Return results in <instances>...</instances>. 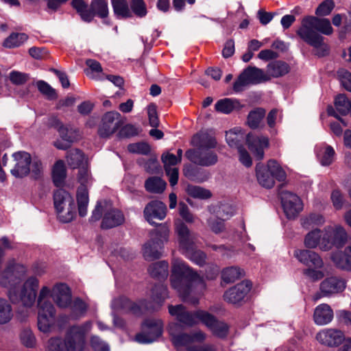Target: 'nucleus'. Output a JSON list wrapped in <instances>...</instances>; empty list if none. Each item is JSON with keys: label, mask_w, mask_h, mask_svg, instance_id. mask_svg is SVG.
<instances>
[{"label": "nucleus", "mask_w": 351, "mask_h": 351, "mask_svg": "<svg viewBox=\"0 0 351 351\" xmlns=\"http://www.w3.org/2000/svg\"><path fill=\"white\" fill-rule=\"evenodd\" d=\"M25 274L23 265L10 263L1 275L0 285L8 289V295L12 303L30 308L36 302L39 281L31 276L22 286L16 287Z\"/></svg>", "instance_id": "nucleus-1"}, {"label": "nucleus", "mask_w": 351, "mask_h": 351, "mask_svg": "<svg viewBox=\"0 0 351 351\" xmlns=\"http://www.w3.org/2000/svg\"><path fill=\"white\" fill-rule=\"evenodd\" d=\"M171 285L184 300L193 304H197L198 298L189 297L199 295L206 289L204 278L180 260H174L172 263Z\"/></svg>", "instance_id": "nucleus-2"}, {"label": "nucleus", "mask_w": 351, "mask_h": 351, "mask_svg": "<svg viewBox=\"0 0 351 351\" xmlns=\"http://www.w3.org/2000/svg\"><path fill=\"white\" fill-rule=\"evenodd\" d=\"M332 32L333 29L328 19L307 16L302 20L297 34L307 44L320 50L317 53L323 56L328 52V47L324 42V37L318 32L330 35Z\"/></svg>", "instance_id": "nucleus-3"}, {"label": "nucleus", "mask_w": 351, "mask_h": 351, "mask_svg": "<svg viewBox=\"0 0 351 351\" xmlns=\"http://www.w3.org/2000/svg\"><path fill=\"white\" fill-rule=\"evenodd\" d=\"M191 145L197 148L186 152L185 156L191 162L202 167L215 165L218 161L217 154L212 149L217 145L215 138L207 132L194 135Z\"/></svg>", "instance_id": "nucleus-4"}, {"label": "nucleus", "mask_w": 351, "mask_h": 351, "mask_svg": "<svg viewBox=\"0 0 351 351\" xmlns=\"http://www.w3.org/2000/svg\"><path fill=\"white\" fill-rule=\"evenodd\" d=\"M175 229L178 236L179 247L182 253L197 265H204L206 255L203 252L195 249V234L191 233L188 227L181 221L176 222Z\"/></svg>", "instance_id": "nucleus-5"}, {"label": "nucleus", "mask_w": 351, "mask_h": 351, "mask_svg": "<svg viewBox=\"0 0 351 351\" xmlns=\"http://www.w3.org/2000/svg\"><path fill=\"white\" fill-rule=\"evenodd\" d=\"M104 214L101 228L109 229L122 224L124 221V215L121 211L113 208L111 204L106 201H99L92 212L90 220L97 221L99 220Z\"/></svg>", "instance_id": "nucleus-6"}, {"label": "nucleus", "mask_w": 351, "mask_h": 351, "mask_svg": "<svg viewBox=\"0 0 351 351\" xmlns=\"http://www.w3.org/2000/svg\"><path fill=\"white\" fill-rule=\"evenodd\" d=\"M51 293L47 287L44 286L41 288L38 297V327L43 332H49L55 322V308L48 301Z\"/></svg>", "instance_id": "nucleus-7"}, {"label": "nucleus", "mask_w": 351, "mask_h": 351, "mask_svg": "<svg viewBox=\"0 0 351 351\" xmlns=\"http://www.w3.org/2000/svg\"><path fill=\"white\" fill-rule=\"evenodd\" d=\"M53 204L59 219L68 223L71 221L75 215V204L73 197L67 191L60 189L53 193Z\"/></svg>", "instance_id": "nucleus-8"}, {"label": "nucleus", "mask_w": 351, "mask_h": 351, "mask_svg": "<svg viewBox=\"0 0 351 351\" xmlns=\"http://www.w3.org/2000/svg\"><path fill=\"white\" fill-rule=\"evenodd\" d=\"M269 80V76L263 70L256 66H248L243 70L234 82L233 90L236 93H239L250 84H258Z\"/></svg>", "instance_id": "nucleus-9"}, {"label": "nucleus", "mask_w": 351, "mask_h": 351, "mask_svg": "<svg viewBox=\"0 0 351 351\" xmlns=\"http://www.w3.org/2000/svg\"><path fill=\"white\" fill-rule=\"evenodd\" d=\"M92 326L91 321L71 326L66 333L67 351H83L85 347V337Z\"/></svg>", "instance_id": "nucleus-10"}, {"label": "nucleus", "mask_w": 351, "mask_h": 351, "mask_svg": "<svg viewBox=\"0 0 351 351\" xmlns=\"http://www.w3.org/2000/svg\"><path fill=\"white\" fill-rule=\"evenodd\" d=\"M78 181L80 186L77 189L76 199L79 215L83 217L87 215L89 203L87 187L90 186L93 182L91 176L87 169L82 168L79 170Z\"/></svg>", "instance_id": "nucleus-11"}, {"label": "nucleus", "mask_w": 351, "mask_h": 351, "mask_svg": "<svg viewBox=\"0 0 351 351\" xmlns=\"http://www.w3.org/2000/svg\"><path fill=\"white\" fill-rule=\"evenodd\" d=\"M348 235L346 230L341 226H327L324 228L320 249L328 251L333 246L337 248L342 247L346 243Z\"/></svg>", "instance_id": "nucleus-12"}, {"label": "nucleus", "mask_w": 351, "mask_h": 351, "mask_svg": "<svg viewBox=\"0 0 351 351\" xmlns=\"http://www.w3.org/2000/svg\"><path fill=\"white\" fill-rule=\"evenodd\" d=\"M169 314L177 321L186 326H193L199 322H202L206 311H189L182 304L169 305Z\"/></svg>", "instance_id": "nucleus-13"}, {"label": "nucleus", "mask_w": 351, "mask_h": 351, "mask_svg": "<svg viewBox=\"0 0 351 351\" xmlns=\"http://www.w3.org/2000/svg\"><path fill=\"white\" fill-rule=\"evenodd\" d=\"M162 322L160 319H146L142 324V330L135 337L140 343H150L156 341L162 332Z\"/></svg>", "instance_id": "nucleus-14"}, {"label": "nucleus", "mask_w": 351, "mask_h": 351, "mask_svg": "<svg viewBox=\"0 0 351 351\" xmlns=\"http://www.w3.org/2000/svg\"><path fill=\"white\" fill-rule=\"evenodd\" d=\"M123 121L121 114L116 111L106 112L99 128V134L103 138H107L114 134L123 125Z\"/></svg>", "instance_id": "nucleus-15"}, {"label": "nucleus", "mask_w": 351, "mask_h": 351, "mask_svg": "<svg viewBox=\"0 0 351 351\" xmlns=\"http://www.w3.org/2000/svg\"><path fill=\"white\" fill-rule=\"evenodd\" d=\"M281 202L284 212L289 219L295 218L303 209L300 198L289 191L282 192Z\"/></svg>", "instance_id": "nucleus-16"}, {"label": "nucleus", "mask_w": 351, "mask_h": 351, "mask_svg": "<svg viewBox=\"0 0 351 351\" xmlns=\"http://www.w3.org/2000/svg\"><path fill=\"white\" fill-rule=\"evenodd\" d=\"M13 168L11 169L12 174L16 178L26 176L30 171V164L32 162L31 156L29 153L20 151L12 154Z\"/></svg>", "instance_id": "nucleus-17"}, {"label": "nucleus", "mask_w": 351, "mask_h": 351, "mask_svg": "<svg viewBox=\"0 0 351 351\" xmlns=\"http://www.w3.org/2000/svg\"><path fill=\"white\" fill-rule=\"evenodd\" d=\"M317 340L328 347H337L345 340L343 332L337 328H325L316 335Z\"/></svg>", "instance_id": "nucleus-18"}, {"label": "nucleus", "mask_w": 351, "mask_h": 351, "mask_svg": "<svg viewBox=\"0 0 351 351\" xmlns=\"http://www.w3.org/2000/svg\"><path fill=\"white\" fill-rule=\"evenodd\" d=\"M252 288L250 281H242L230 288L223 294L224 300L231 304H239L244 300Z\"/></svg>", "instance_id": "nucleus-19"}, {"label": "nucleus", "mask_w": 351, "mask_h": 351, "mask_svg": "<svg viewBox=\"0 0 351 351\" xmlns=\"http://www.w3.org/2000/svg\"><path fill=\"white\" fill-rule=\"evenodd\" d=\"M248 148L256 159L261 160L264 158V150L269 147V139L266 136L248 134L246 136Z\"/></svg>", "instance_id": "nucleus-20"}, {"label": "nucleus", "mask_w": 351, "mask_h": 351, "mask_svg": "<svg viewBox=\"0 0 351 351\" xmlns=\"http://www.w3.org/2000/svg\"><path fill=\"white\" fill-rule=\"evenodd\" d=\"M161 160L164 164L165 173L169 177L170 185L173 186L178 181V168L176 165L180 163V159L176 155L167 152L162 155Z\"/></svg>", "instance_id": "nucleus-21"}, {"label": "nucleus", "mask_w": 351, "mask_h": 351, "mask_svg": "<svg viewBox=\"0 0 351 351\" xmlns=\"http://www.w3.org/2000/svg\"><path fill=\"white\" fill-rule=\"evenodd\" d=\"M143 213L147 221L153 225L154 219L162 220L165 219L167 213V207L160 201H152L146 205Z\"/></svg>", "instance_id": "nucleus-22"}, {"label": "nucleus", "mask_w": 351, "mask_h": 351, "mask_svg": "<svg viewBox=\"0 0 351 351\" xmlns=\"http://www.w3.org/2000/svg\"><path fill=\"white\" fill-rule=\"evenodd\" d=\"M294 256L302 264L311 267L322 268L323 261L318 254L307 250H297L294 252Z\"/></svg>", "instance_id": "nucleus-23"}, {"label": "nucleus", "mask_w": 351, "mask_h": 351, "mask_svg": "<svg viewBox=\"0 0 351 351\" xmlns=\"http://www.w3.org/2000/svg\"><path fill=\"white\" fill-rule=\"evenodd\" d=\"M51 297L60 308H66L71 304L70 289L64 284H58L54 286L52 289Z\"/></svg>", "instance_id": "nucleus-24"}, {"label": "nucleus", "mask_w": 351, "mask_h": 351, "mask_svg": "<svg viewBox=\"0 0 351 351\" xmlns=\"http://www.w3.org/2000/svg\"><path fill=\"white\" fill-rule=\"evenodd\" d=\"M171 334L172 332L171 331ZM206 335L201 330H195L190 334L183 333L178 335H172V341L176 346H191L193 342L201 343L206 339Z\"/></svg>", "instance_id": "nucleus-25"}, {"label": "nucleus", "mask_w": 351, "mask_h": 351, "mask_svg": "<svg viewBox=\"0 0 351 351\" xmlns=\"http://www.w3.org/2000/svg\"><path fill=\"white\" fill-rule=\"evenodd\" d=\"M346 287L345 280L337 277L325 279L320 285V290L324 295H329L342 292Z\"/></svg>", "instance_id": "nucleus-26"}, {"label": "nucleus", "mask_w": 351, "mask_h": 351, "mask_svg": "<svg viewBox=\"0 0 351 351\" xmlns=\"http://www.w3.org/2000/svg\"><path fill=\"white\" fill-rule=\"evenodd\" d=\"M204 315L202 323L210 328L214 335L221 338L226 336L228 330L226 324L217 321L213 315L207 312Z\"/></svg>", "instance_id": "nucleus-27"}, {"label": "nucleus", "mask_w": 351, "mask_h": 351, "mask_svg": "<svg viewBox=\"0 0 351 351\" xmlns=\"http://www.w3.org/2000/svg\"><path fill=\"white\" fill-rule=\"evenodd\" d=\"M333 311L327 304L318 305L314 311L313 319L317 325H326L333 319Z\"/></svg>", "instance_id": "nucleus-28"}, {"label": "nucleus", "mask_w": 351, "mask_h": 351, "mask_svg": "<svg viewBox=\"0 0 351 351\" xmlns=\"http://www.w3.org/2000/svg\"><path fill=\"white\" fill-rule=\"evenodd\" d=\"M111 306L115 311H122L126 313L132 312L134 315H139V306L132 303L127 298L123 296L114 298L112 301Z\"/></svg>", "instance_id": "nucleus-29"}, {"label": "nucleus", "mask_w": 351, "mask_h": 351, "mask_svg": "<svg viewBox=\"0 0 351 351\" xmlns=\"http://www.w3.org/2000/svg\"><path fill=\"white\" fill-rule=\"evenodd\" d=\"M226 139L230 147L239 149L246 136L240 128H234L226 132Z\"/></svg>", "instance_id": "nucleus-30"}, {"label": "nucleus", "mask_w": 351, "mask_h": 351, "mask_svg": "<svg viewBox=\"0 0 351 351\" xmlns=\"http://www.w3.org/2000/svg\"><path fill=\"white\" fill-rule=\"evenodd\" d=\"M256 178L258 183L263 187L270 189L275 184L274 178L269 173L267 169L261 163L256 166Z\"/></svg>", "instance_id": "nucleus-31"}, {"label": "nucleus", "mask_w": 351, "mask_h": 351, "mask_svg": "<svg viewBox=\"0 0 351 351\" xmlns=\"http://www.w3.org/2000/svg\"><path fill=\"white\" fill-rule=\"evenodd\" d=\"M169 229L166 224H160L158 228L150 232L149 240H151L154 244L155 242L160 247H162L169 240Z\"/></svg>", "instance_id": "nucleus-32"}, {"label": "nucleus", "mask_w": 351, "mask_h": 351, "mask_svg": "<svg viewBox=\"0 0 351 351\" xmlns=\"http://www.w3.org/2000/svg\"><path fill=\"white\" fill-rule=\"evenodd\" d=\"M241 105L238 100L225 98L217 101L215 105L216 111L223 114H230L234 109L240 108Z\"/></svg>", "instance_id": "nucleus-33"}, {"label": "nucleus", "mask_w": 351, "mask_h": 351, "mask_svg": "<svg viewBox=\"0 0 351 351\" xmlns=\"http://www.w3.org/2000/svg\"><path fill=\"white\" fill-rule=\"evenodd\" d=\"M289 71V65L282 61H274L267 65V75L272 77H281Z\"/></svg>", "instance_id": "nucleus-34"}, {"label": "nucleus", "mask_w": 351, "mask_h": 351, "mask_svg": "<svg viewBox=\"0 0 351 351\" xmlns=\"http://www.w3.org/2000/svg\"><path fill=\"white\" fill-rule=\"evenodd\" d=\"M335 152L329 145H324L317 148V157L323 166L330 165L335 160Z\"/></svg>", "instance_id": "nucleus-35"}, {"label": "nucleus", "mask_w": 351, "mask_h": 351, "mask_svg": "<svg viewBox=\"0 0 351 351\" xmlns=\"http://www.w3.org/2000/svg\"><path fill=\"white\" fill-rule=\"evenodd\" d=\"M113 11L117 17L127 19L132 16L127 0H111Z\"/></svg>", "instance_id": "nucleus-36"}, {"label": "nucleus", "mask_w": 351, "mask_h": 351, "mask_svg": "<svg viewBox=\"0 0 351 351\" xmlns=\"http://www.w3.org/2000/svg\"><path fill=\"white\" fill-rule=\"evenodd\" d=\"M167 183L159 177H151L145 182V189L150 193H160L166 188Z\"/></svg>", "instance_id": "nucleus-37"}, {"label": "nucleus", "mask_w": 351, "mask_h": 351, "mask_svg": "<svg viewBox=\"0 0 351 351\" xmlns=\"http://www.w3.org/2000/svg\"><path fill=\"white\" fill-rule=\"evenodd\" d=\"M71 5L84 21L90 22L93 19V14L88 9L87 5L83 0H72Z\"/></svg>", "instance_id": "nucleus-38"}, {"label": "nucleus", "mask_w": 351, "mask_h": 351, "mask_svg": "<svg viewBox=\"0 0 351 351\" xmlns=\"http://www.w3.org/2000/svg\"><path fill=\"white\" fill-rule=\"evenodd\" d=\"M186 194L193 198L206 199L212 196L211 192L199 186L187 184L185 188Z\"/></svg>", "instance_id": "nucleus-39"}, {"label": "nucleus", "mask_w": 351, "mask_h": 351, "mask_svg": "<svg viewBox=\"0 0 351 351\" xmlns=\"http://www.w3.org/2000/svg\"><path fill=\"white\" fill-rule=\"evenodd\" d=\"M28 39V36L24 33H12L5 39L3 46L6 48L19 47Z\"/></svg>", "instance_id": "nucleus-40"}, {"label": "nucleus", "mask_w": 351, "mask_h": 351, "mask_svg": "<svg viewBox=\"0 0 351 351\" xmlns=\"http://www.w3.org/2000/svg\"><path fill=\"white\" fill-rule=\"evenodd\" d=\"M161 249L162 247H160L155 242L154 244L153 242L149 240L143 246V256L147 261L158 259L161 256Z\"/></svg>", "instance_id": "nucleus-41"}, {"label": "nucleus", "mask_w": 351, "mask_h": 351, "mask_svg": "<svg viewBox=\"0 0 351 351\" xmlns=\"http://www.w3.org/2000/svg\"><path fill=\"white\" fill-rule=\"evenodd\" d=\"M168 263L160 261L152 264L149 269V274L155 278H165L168 276Z\"/></svg>", "instance_id": "nucleus-42"}, {"label": "nucleus", "mask_w": 351, "mask_h": 351, "mask_svg": "<svg viewBox=\"0 0 351 351\" xmlns=\"http://www.w3.org/2000/svg\"><path fill=\"white\" fill-rule=\"evenodd\" d=\"M184 175L189 180L196 182H203L209 178V174L204 171H201L193 167H184Z\"/></svg>", "instance_id": "nucleus-43"}, {"label": "nucleus", "mask_w": 351, "mask_h": 351, "mask_svg": "<svg viewBox=\"0 0 351 351\" xmlns=\"http://www.w3.org/2000/svg\"><path fill=\"white\" fill-rule=\"evenodd\" d=\"M244 274L243 271L236 266L228 267L221 271V278L226 283L233 282Z\"/></svg>", "instance_id": "nucleus-44"}, {"label": "nucleus", "mask_w": 351, "mask_h": 351, "mask_svg": "<svg viewBox=\"0 0 351 351\" xmlns=\"http://www.w3.org/2000/svg\"><path fill=\"white\" fill-rule=\"evenodd\" d=\"M330 258L337 268L345 271H351V261L342 252L332 253Z\"/></svg>", "instance_id": "nucleus-45"}, {"label": "nucleus", "mask_w": 351, "mask_h": 351, "mask_svg": "<svg viewBox=\"0 0 351 351\" xmlns=\"http://www.w3.org/2000/svg\"><path fill=\"white\" fill-rule=\"evenodd\" d=\"M265 115V110L261 108H258L250 111L247 118V125L252 129L258 128Z\"/></svg>", "instance_id": "nucleus-46"}, {"label": "nucleus", "mask_w": 351, "mask_h": 351, "mask_svg": "<svg viewBox=\"0 0 351 351\" xmlns=\"http://www.w3.org/2000/svg\"><path fill=\"white\" fill-rule=\"evenodd\" d=\"M151 297L153 302H154L159 308L168 297L167 287L162 284L155 285L152 290Z\"/></svg>", "instance_id": "nucleus-47"}, {"label": "nucleus", "mask_w": 351, "mask_h": 351, "mask_svg": "<svg viewBox=\"0 0 351 351\" xmlns=\"http://www.w3.org/2000/svg\"><path fill=\"white\" fill-rule=\"evenodd\" d=\"M50 124L52 127L56 128L58 130L60 135L63 141H67L69 143L73 142L74 136L71 130H69L67 128L64 127L58 119H51Z\"/></svg>", "instance_id": "nucleus-48"}, {"label": "nucleus", "mask_w": 351, "mask_h": 351, "mask_svg": "<svg viewBox=\"0 0 351 351\" xmlns=\"http://www.w3.org/2000/svg\"><path fill=\"white\" fill-rule=\"evenodd\" d=\"M89 10L93 14V16L97 15L103 19L107 17L109 13L108 3L104 0L92 1Z\"/></svg>", "instance_id": "nucleus-49"}, {"label": "nucleus", "mask_w": 351, "mask_h": 351, "mask_svg": "<svg viewBox=\"0 0 351 351\" xmlns=\"http://www.w3.org/2000/svg\"><path fill=\"white\" fill-rule=\"evenodd\" d=\"M66 178V169L62 160L58 161L53 168V180L56 186H60Z\"/></svg>", "instance_id": "nucleus-50"}, {"label": "nucleus", "mask_w": 351, "mask_h": 351, "mask_svg": "<svg viewBox=\"0 0 351 351\" xmlns=\"http://www.w3.org/2000/svg\"><path fill=\"white\" fill-rule=\"evenodd\" d=\"M84 156L78 149H71L67 152L66 162L72 168L78 167L84 161Z\"/></svg>", "instance_id": "nucleus-51"}, {"label": "nucleus", "mask_w": 351, "mask_h": 351, "mask_svg": "<svg viewBox=\"0 0 351 351\" xmlns=\"http://www.w3.org/2000/svg\"><path fill=\"white\" fill-rule=\"evenodd\" d=\"M323 234L319 229H315L308 232L304 238V245L308 248H315L317 246L320 247V242Z\"/></svg>", "instance_id": "nucleus-52"}, {"label": "nucleus", "mask_w": 351, "mask_h": 351, "mask_svg": "<svg viewBox=\"0 0 351 351\" xmlns=\"http://www.w3.org/2000/svg\"><path fill=\"white\" fill-rule=\"evenodd\" d=\"M13 316L12 306L5 299L0 298V324L9 322Z\"/></svg>", "instance_id": "nucleus-53"}, {"label": "nucleus", "mask_w": 351, "mask_h": 351, "mask_svg": "<svg viewBox=\"0 0 351 351\" xmlns=\"http://www.w3.org/2000/svg\"><path fill=\"white\" fill-rule=\"evenodd\" d=\"M335 106L340 114L346 115L351 110V101L344 95H339L335 98Z\"/></svg>", "instance_id": "nucleus-54"}, {"label": "nucleus", "mask_w": 351, "mask_h": 351, "mask_svg": "<svg viewBox=\"0 0 351 351\" xmlns=\"http://www.w3.org/2000/svg\"><path fill=\"white\" fill-rule=\"evenodd\" d=\"M265 167L274 178L279 180H284L285 179L286 173L276 160H269Z\"/></svg>", "instance_id": "nucleus-55"}, {"label": "nucleus", "mask_w": 351, "mask_h": 351, "mask_svg": "<svg viewBox=\"0 0 351 351\" xmlns=\"http://www.w3.org/2000/svg\"><path fill=\"white\" fill-rule=\"evenodd\" d=\"M325 222L324 217L319 214L312 213L302 219V226L310 228L315 226H321Z\"/></svg>", "instance_id": "nucleus-56"}, {"label": "nucleus", "mask_w": 351, "mask_h": 351, "mask_svg": "<svg viewBox=\"0 0 351 351\" xmlns=\"http://www.w3.org/2000/svg\"><path fill=\"white\" fill-rule=\"evenodd\" d=\"M71 315L73 317L77 318L84 315L87 310V304L81 299L76 298L71 305Z\"/></svg>", "instance_id": "nucleus-57"}, {"label": "nucleus", "mask_w": 351, "mask_h": 351, "mask_svg": "<svg viewBox=\"0 0 351 351\" xmlns=\"http://www.w3.org/2000/svg\"><path fill=\"white\" fill-rule=\"evenodd\" d=\"M138 162L145 170L150 173H156L158 169V162L155 156H150L147 160L144 158L139 159Z\"/></svg>", "instance_id": "nucleus-58"}, {"label": "nucleus", "mask_w": 351, "mask_h": 351, "mask_svg": "<svg viewBox=\"0 0 351 351\" xmlns=\"http://www.w3.org/2000/svg\"><path fill=\"white\" fill-rule=\"evenodd\" d=\"M141 130L139 128L132 124H126L121 128L118 133L119 138H131L137 136Z\"/></svg>", "instance_id": "nucleus-59"}, {"label": "nucleus", "mask_w": 351, "mask_h": 351, "mask_svg": "<svg viewBox=\"0 0 351 351\" xmlns=\"http://www.w3.org/2000/svg\"><path fill=\"white\" fill-rule=\"evenodd\" d=\"M128 149L131 153L147 155L150 152V147L147 143L141 142L130 144Z\"/></svg>", "instance_id": "nucleus-60"}, {"label": "nucleus", "mask_w": 351, "mask_h": 351, "mask_svg": "<svg viewBox=\"0 0 351 351\" xmlns=\"http://www.w3.org/2000/svg\"><path fill=\"white\" fill-rule=\"evenodd\" d=\"M36 86L39 91L46 95L49 99H53L56 98L57 95L55 90L45 81H38Z\"/></svg>", "instance_id": "nucleus-61"}, {"label": "nucleus", "mask_w": 351, "mask_h": 351, "mask_svg": "<svg viewBox=\"0 0 351 351\" xmlns=\"http://www.w3.org/2000/svg\"><path fill=\"white\" fill-rule=\"evenodd\" d=\"M50 351H67L66 337L64 341L60 338H51L48 342Z\"/></svg>", "instance_id": "nucleus-62"}, {"label": "nucleus", "mask_w": 351, "mask_h": 351, "mask_svg": "<svg viewBox=\"0 0 351 351\" xmlns=\"http://www.w3.org/2000/svg\"><path fill=\"white\" fill-rule=\"evenodd\" d=\"M90 346L94 351H110L108 344L104 341L99 337L96 335L91 337Z\"/></svg>", "instance_id": "nucleus-63"}, {"label": "nucleus", "mask_w": 351, "mask_h": 351, "mask_svg": "<svg viewBox=\"0 0 351 351\" xmlns=\"http://www.w3.org/2000/svg\"><path fill=\"white\" fill-rule=\"evenodd\" d=\"M338 77L342 86L351 92V73L345 69H339L337 72Z\"/></svg>", "instance_id": "nucleus-64"}]
</instances>
